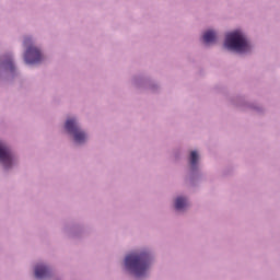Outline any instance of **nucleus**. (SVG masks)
<instances>
[{"label":"nucleus","mask_w":280,"mask_h":280,"mask_svg":"<svg viewBox=\"0 0 280 280\" xmlns=\"http://www.w3.org/2000/svg\"><path fill=\"white\" fill-rule=\"evenodd\" d=\"M150 254L147 252L131 253L125 258V267L135 277H143L150 268Z\"/></svg>","instance_id":"1"},{"label":"nucleus","mask_w":280,"mask_h":280,"mask_svg":"<svg viewBox=\"0 0 280 280\" xmlns=\"http://www.w3.org/2000/svg\"><path fill=\"white\" fill-rule=\"evenodd\" d=\"M224 47L232 51H237L238 54H244L250 49L248 39H246V36H244L240 31H235L226 35Z\"/></svg>","instance_id":"2"},{"label":"nucleus","mask_w":280,"mask_h":280,"mask_svg":"<svg viewBox=\"0 0 280 280\" xmlns=\"http://www.w3.org/2000/svg\"><path fill=\"white\" fill-rule=\"evenodd\" d=\"M66 130L73 135L74 141L77 143H84V141H86V133L80 130L78 124L75 122V119H68L66 121Z\"/></svg>","instance_id":"3"},{"label":"nucleus","mask_w":280,"mask_h":280,"mask_svg":"<svg viewBox=\"0 0 280 280\" xmlns=\"http://www.w3.org/2000/svg\"><path fill=\"white\" fill-rule=\"evenodd\" d=\"M24 60L26 65H37V62H40L43 60V54H40V50L34 46H28V48L25 51Z\"/></svg>","instance_id":"4"},{"label":"nucleus","mask_w":280,"mask_h":280,"mask_svg":"<svg viewBox=\"0 0 280 280\" xmlns=\"http://www.w3.org/2000/svg\"><path fill=\"white\" fill-rule=\"evenodd\" d=\"M12 161H14L12 151H10V148L5 143L0 142V163L5 167H12Z\"/></svg>","instance_id":"5"},{"label":"nucleus","mask_w":280,"mask_h":280,"mask_svg":"<svg viewBox=\"0 0 280 280\" xmlns=\"http://www.w3.org/2000/svg\"><path fill=\"white\" fill-rule=\"evenodd\" d=\"M35 277L36 279H46V277H49V268L43 265H37L35 267Z\"/></svg>","instance_id":"6"},{"label":"nucleus","mask_w":280,"mask_h":280,"mask_svg":"<svg viewBox=\"0 0 280 280\" xmlns=\"http://www.w3.org/2000/svg\"><path fill=\"white\" fill-rule=\"evenodd\" d=\"M203 42L209 45L210 43H215V38H218V36L215 35V32L213 31H207L203 34Z\"/></svg>","instance_id":"7"},{"label":"nucleus","mask_w":280,"mask_h":280,"mask_svg":"<svg viewBox=\"0 0 280 280\" xmlns=\"http://www.w3.org/2000/svg\"><path fill=\"white\" fill-rule=\"evenodd\" d=\"M187 206V199L183 198V197H178L176 200H175V209L177 211H180L183 209H185Z\"/></svg>","instance_id":"8"},{"label":"nucleus","mask_w":280,"mask_h":280,"mask_svg":"<svg viewBox=\"0 0 280 280\" xmlns=\"http://www.w3.org/2000/svg\"><path fill=\"white\" fill-rule=\"evenodd\" d=\"M2 65L7 71H14V62H12V59H7Z\"/></svg>","instance_id":"9"},{"label":"nucleus","mask_w":280,"mask_h":280,"mask_svg":"<svg viewBox=\"0 0 280 280\" xmlns=\"http://www.w3.org/2000/svg\"><path fill=\"white\" fill-rule=\"evenodd\" d=\"M196 163H198V152L191 151V153H190V165H191V167H196Z\"/></svg>","instance_id":"10"},{"label":"nucleus","mask_w":280,"mask_h":280,"mask_svg":"<svg viewBox=\"0 0 280 280\" xmlns=\"http://www.w3.org/2000/svg\"><path fill=\"white\" fill-rule=\"evenodd\" d=\"M30 43H31V39H30V38H26V39L24 40L25 47H27V45H30Z\"/></svg>","instance_id":"11"}]
</instances>
